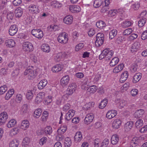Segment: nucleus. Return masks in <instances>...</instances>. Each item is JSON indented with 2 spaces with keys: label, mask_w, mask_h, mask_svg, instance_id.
<instances>
[{
  "label": "nucleus",
  "mask_w": 147,
  "mask_h": 147,
  "mask_svg": "<svg viewBox=\"0 0 147 147\" xmlns=\"http://www.w3.org/2000/svg\"><path fill=\"white\" fill-rule=\"evenodd\" d=\"M14 93V90L13 89H9L5 96V99L6 100H9L13 95Z\"/></svg>",
  "instance_id": "nucleus-33"
},
{
  "label": "nucleus",
  "mask_w": 147,
  "mask_h": 147,
  "mask_svg": "<svg viewBox=\"0 0 147 147\" xmlns=\"http://www.w3.org/2000/svg\"><path fill=\"white\" fill-rule=\"evenodd\" d=\"M57 40L59 42L61 43L65 44L67 43L68 38L65 33H63L58 36Z\"/></svg>",
  "instance_id": "nucleus-4"
},
{
  "label": "nucleus",
  "mask_w": 147,
  "mask_h": 147,
  "mask_svg": "<svg viewBox=\"0 0 147 147\" xmlns=\"http://www.w3.org/2000/svg\"><path fill=\"white\" fill-rule=\"evenodd\" d=\"M108 100L106 98L103 99L99 104V108L101 109L104 108L107 105L108 103Z\"/></svg>",
  "instance_id": "nucleus-39"
},
{
  "label": "nucleus",
  "mask_w": 147,
  "mask_h": 147,
  "mask_svg": "<svg viewBox=\"0 0 147 147\" xmlns=\"http://www.w3.org/2000/svg\"><path fill=\"white\" fill-rule=\"evenodd\" d=\"M132 24V21L126 20L121 23V26L123 28H126L130 26Z\"/></svg>",
  "instance_id": "nucleus-34"
},
{
  "label": "nucleus",
  "mask_w": 147,
  "mask_h": 147,
  "mask_svg": "<svg viewBox=\"0 0 147 147\" xmlns=\"http://www.w3.org/2000/svg\"><path fill=\"white\" fill-rule=\"evenodd\" d=\"M41 49L43 52L47 53H49L50 51V47L47 44H42L41 46Z\"/></svg>",
  "instance_id": "nucleus-40"
},
{
  "label": "nucleus",
  "mask_w": 147,
  "mask_h": 147,
  "mask_svg": "<svg viewBox=\"0 0 147 147\" xmlns=\"http://www.w3.org/2000/svg\"><path fill=\"white\" fill-rule=\"evenodd\" d=\"M94 104L95 103L94 102H89L85 105V107L87 110H88L91 108L93 107Z\"/></svg>",
  "instance_id": "nucleus-59"
},
{
  "label": "nucleus",
  "mask_w": 147,
  "mask_h": 147,
  "mask_svg": "<svg viewBox=\"0 0 147 147\" xmlns=\"http://www.w3.org/2000/svg\"><path fill=\"white\" fill-rule=\"evenodd\" d=\"M115 102L117 106L120 108H123L127 104V101L122 99H117L115 100Z\"/></svg>",
  "instance_id": "nucleus-12"
},
{
  "label": "nucleus",
  "mask_w": 147,
  "mask_h": 147,
  "mask_svg": "<svg viewBox=\"0 0 147 147\" xmlns=\"http://www.w3.org/2000/svg\"><path fill=\"white\" fill-rule=\"evenodd\" d=\"M65 147H70L71 142L70 138L69 137H67L65 138L64 142Z\"/></svg>",
  "instance_id": "nucleus-44"
},
{
  "label": "nucleus",
  "mask_w": 147,
  "mask_h": 147,
  "mask_svg": "<svg viewBox=\"0 0 147 147\" xmlns=\"http://www.w3.org/2000/svg\"><path fill=\"white\" fill-rule=\"evenodd\" d=\"M141 77L142 76L141 73H137L133 77V82L134 83H136L141 79Z\"/></svg>",
  "instance_id": "nucleus-31"
},
{
  "label": "nucleus",
  "mask_w": 147,
  "mask_h": 147,
  "mask_svg": "<svg viewBox=\"0 0 147 147\" xmlns=\"http://www.w3.org/2000/svg\"><path fill=\"white\" fill-rule=\"evenodd\" d=\"M73 21V18L71 16L68 15L66 16L64 18V22L67 24H71Z\"/></svg>",
  "instance_id": "nucleus-21"
},
{
  "label": "nucleus",
  "mask_w": 147,
  "mask_h": 147,
  "mask_svg": "<svg viewBox=\"0 0 147 147\" xmlns=\"http://www.w3.org/2000/svg\"><path fill=\"white\" fill-rule=\"evenodd\" d=\"M29 121L27 120H24L22 122L20 128L24 130L26 129L29 126Z\"/></svg>",
  "instance_id": "nucleus-24"
},
{
  "label": "nucleus",
  "mask_w": 147,
  "mask_h": 147,
  "mask_svg": "<svg viewBox=\"0 0 147 147\" xmlns=\"http://www.w3.org/2000/svg\"><path fill=\"white\" fill-rule=\"evenodd\" d=\"M47 80H43L40 81L38 85V89H43L47 85Z\"/></svg>",
  "instance_id": "nucleus-25"
},
{
  "label": "nucleus",
  "mask_w": 147,
  "mask_h": 147,
  "mask_svg": "<svg viewBox=\"0 0 147 147\" xmlns=\"http://www.w3.org/2000/svg\"><path fill=\"white\" fill-rule=\"evenodd\" d=\"M134 125L133 121H130L127 122L125 125V128L127 131H129L133 127Z\"/></svg>",
  "instance_id": "nucleus-37"
},
{
  "label": "nucleus",
  "mask_w": 147,
  "mask_h": 147,
  "mask_svg": "<svg viewBox=\"0 0 147 147\" xmlns=\"http://www.w3.org/2000/svg\"><path fill=\"white\" fill-rule=\"evenodd\" d=\"M24 75H28V78L30 79L34 78L36 75V71L34 69L33 67H29L26 69L24 73Z\"/></svg>",
  "instance_id": "nucleus-1"
},
{
  "label": "nucleus",
  "mask_w": 147,
  "mask_h": 147,
  "mask_svg": "<svg viewBox=\"0 0 147 147\" xmlns=\"http://www.w3.org/2000/svg\"><path fill=\"white\" fill-rule=\"evenodd\" d=\"M59 29V27L56 25H51L49 28H48V30L49 31L52 32L58 30Z\"/></svg>",
  "instance_id": "nucleus-47"
},
{
  "label": "nucleus",
  "mask_w": 147,
  "mask_h": 147,
  "mask_svg": "<svg viewBox=\"0 0 147 147\" xmlns=\"http://www.w3.org/2000/svg\"><path fill=\"white\" fill-rule=\"evenodd\" d=\"M6 46L8 47H13L15 45V42L12 39H9L5 41Z\"/></svg>",
  "instance_id": "nucleus-27"
},
{
  "label": "nucleus",
  "mask_w": 147,
  "mask_h": 147,
  "mask_svg": "<svg viewBox=\"0 0 147 147\" xmlns=\"http://www.w3.org/2000/svg\"><path fill=\"white\" fill-rule=\"evenodd\" d=\"M117 31L116 29L113 30L109 33V38L111 39H113L117 34Z\"/></svg>",
  "instance_id": "nucleus-46"
},
{
  "label": "nucleus",
  "mask_w": 147,
  "mask_h": 147,
  "mask_svg": "<svg viewBox=\"0 0 147 147\" xmlns=\"http://www.w3.org/2000/svg\"><path fill=\"white\" fill-rule=\"evenodd\" d=\"M124 65L121 64L115 67L113 70V72L117 73L122 70L123 68Z\"/></svg>",
  "instance_id": "nucleus-28"
},
{
  "label": "nucleus",
  "mask_w": 147,
  "mask_h": 147,
  "mask_svg": "<svg viewBox=\"0 0 147 147\" xmlns=\"http://www.w3.org/2000/svg\"><path fill=\"white\" fill-rule=\"evenodd\" d=\"M52 129L50 126H48L42 130L41 132L43 134L46 135H50L52 132Z\"/></svg>",
  "instance_id": "nucleus-14"
},
{
  "label": "nucleus",
  "mask_w": 147,
  "mask_h": 147,
  "mask_svg": "<svg viewBox=\"0 0 147 147\" xmlns=\"http://www.w3.org/2000/svg\"><path fill=\"white\" fill-rule=\"evenodd\" d=\"M34 89H32L28 90L26 94V98L28 100L32 99L33 97V94L35 93Z\"/></svg>",
  "instance_id": "nucleus-20"
},
{
  "label": "nucleus",
  "mask_w": 147,
  "mask_h": 147,
  "mask_svg": "<svg viewBox=\"0 0 147 147\" xmlns=\"http://www.w3.org/2000/svg\"><path fill=\"white\" fill-rule=\"evenodd\" d=\"M96 39L95 42V44L97 47L101 45L104 40V38H96Z\"/></svg>",
  "instance_id": "nucleus-45"
},
{
  "label": "nucleus",
  "mask_w": 147,
  "mask_h": 147,
  "mask_svg": "<svg viewBox=\"0 0 147 147\" xmlns=\"http://www.w3.org/2000/svg\"><path fill=\"white\" fill-rule=\"evenodd\" d=\"M119 140V137L118 135H113L111 138V143L113 145H116L118 143Z\"/></svg>",
  "instance_id": "nucleus-26"
},
{
  "label": "nucleus",
  "mask_w": 147,
  "mask_h": 147,
  "mask_svg": "<svg viewBox=\"0 0 147 147\" xmlns=\"http://www.w3.org/2000/svg\"><path fill=\"white\" fill-rule=\"evenodd\" d=\"M62 55L61 53H59L57 54L55 57V59L56 61L59 62L62 59Z\"/></svg>",
  "instance_id": "nucleus-62"
},
{
  "label": "nucleus",
  "mask_w": 147,
  "mask_h": 147,
  "mask_svg": "<svg viewBox=\"0 0 147 147\" xmlns=\"http://www.w3.org/2000/svg\"><path fill=\"white\" fill-rule=\"evenodd\" d=\"M42 110L41 109L39 108L35 110L34 112V117L36 118H38L41 115Z\"/></svg>",
  "instance_id": "nucleus-42"
},
{
  "label": "nucleus",
  "mask_w": 147,
  "mask_h": 147,
  "mask_svg": "<svg viewBox=\"0 0 147 147\" xmlns=\"http://www.w3.org/2000/svg\"><path fill=\"white\" fill-rule=\"evenodd\" d=\"M45 93L44 92H40L37 95L35 100V102L37 104L41 102L45 97Z\"/></svg>",
  "instance_id": "nucleus-8"
},
{
  "label": "nucleus",
  "mask_w": 147,
  "mask_h": 147,
  "mask_svg": "<svg viewBox=\"0 0 147 147\" xmlns=\"http://www.w3.org/2000/svg\"><path fill=\"white\" fill-rule=\"evenodd\" d=\"M19 145L18 141L16 139L11 140L9 144V147H18Z\"/></svg>",
  "instance_id": "nucleus-38"
},
{
  "label": "nucleus",
  "mask_w": 147,
  "mask_h": 147,
  "mask_svg": "<svg viewBox=\"0 0 147 147\" xmlns=\"http://www.w3.org/2000/svg\"><path fill=\"white\" fill-rule=\"evenodd\" d=\"M33 46L32 44L29 42H26L23 43V49L25 51H30L33 50Z\"/></svg>",
  "instance_id": "nucleus-5"
},
{
  "label": "nucleus",
  "mask_w": 147,
  "mask_h": 147,
  "mask_svg": "<svg viewBox=\"0 0 147 147\" xmlns=\"http://www.w3.org/2000/svg\"><path fill=\"white\" fill-rule=\"evenodd\" d=\"M123 40H124V38L123 36H120L117 38L115 40L116 42L118 43L119 44L122 42Z\"/></svg>",
  "instance_id": "nucleus-63"
},
{
  "label": "nucleus",
  "mask_w": 147,
  "mask_h": 147,
  "mask_svg": "<svg viewBox=\"0 0 147 147\" xmlns=\"http://www.w3.org/2000/svg\"><path fill=\"white\" fill-rule=\"evenodd\" d=\"M144 111L143 109H140L134 113V115L135 118H139L141 117L144 113Z\"/></svg>",
  "instance_id": "nucleus-32"
},
{
  "label": "nucleus",
  "mask_w": 147,
  "mask_h": 147,
  "mask_svg": "<svg viewBox=\"0 0 147 147\" xmlns=\"http://www.w3.org/2000/svg\"><path fill=\"white\" fill-rule=\"evenodd\" d=\"M97 89V88L95 85H92L89 87L87 89V92L90 94H94Z\"/></svg>",
  "instance_id": "nucleus-36"
},
{
  "label": "nucleus",
  "mask_w": 147,
  "mask_h": 147,
  "mask_svg": "<svg viewBox=\"0 0 147 147\" xmlns=\"http://www.w3.org/2000/svg\"><path fill=\"white\" fill-rule=\"evenodd\" d=\"M8 118L7 113L5 112H3L0 114V125L3 124Z\"/></svg>",
  "instance_id": "nucleus-10"
},
{
  "label": "nucleus",
  "mask_w": 147,
  "mask_h": 147,
  "mask_svg": "<svg viewBox=\"0 0 147 147\" xmlns=\"http://www.w3.org/2000/svg\"><path fill=\"white\" fill-rule=\"evenodd\" d=\"M140 43L138 42H135L132 45L130 49L132 53L137 51L140 47Z\"/></svg>",
  "instance_id": "nucleus-18"
},
{
  "label": "nucleus",
  "mask_w": 147,
  "mask_h": 147,
  "mask_svg": "<svg viewBox=\"0 0 147 147\" xmlns=\"http://www.w3.org/2000/svg\"><path fill=\"white\" fill-rule=\"evenodd\" d=\"M70 78L69 76L66 75L63 76L60 80L61 84L63 87L66 86L68 83Z\"/></svg>",
  "instance_id": "nucleus-9"
},
{
  "label": "nucleus",
  "mask_w": 147,
  "mask_h": 147,
  "mask_svg": "<svg viewBox=\"0 0 147 147\" xmlns=\"http://www.w3.org/2000/svg\"><path fill=\"white\" fill-rule=\"evenodd\" d=\"M143 124V120L141 119H139L135 123V126L137 128H140Z\"/></svg>",
  "instance_id": "nucleus-57"
},
{
  "label": "nucleus",
  "mask_w": 147,
  "mask_h": 147,
  "mask_svg": "<svg viewBox=\"0 0 147 147\" xmlns=\"http://www.w3.org/2000/svg\"><path fill=\"white\" fill-rule=\"evenodd\" d=\"M132 32V30L131 28H128L125 30L123 32V35L127 36L129 35Z\"/></svg>",
  "instance_id": "nucleus-54"
},
{
  "label": "nucleus",
  "mask_w": 147,
  "mask_h": 147,
  "mask_svg": "<svg viewBox=\"0 0 147 147\" xmlns=\"http://www.w3.org/2000/svg\"><path fill=\"white\" fill-rule=\"evenodd\" d=\"M103 3V0H95L94 1L93 6L96 8L102 5Z\"/></svg>",
  "instance_id": "nucleus-48"
},
{
  "label": "nucleus",
  "mask_w": 147,
  "mask_h": 147,
  "mask_svg": "<svg viewBox=\"0 0 147 147\" xmlns=\"http://www.w3.org/2000/svg\"><path fill=\"white\" fill-rule=\"evenodd\" d=\"M146 22V18H142L141 19L138 21V26L139 27H141L143 26Z\"/></svg>",
  "instance_id": "nucleus-56"
},
{
  "label": "nucleus",
  "mask_w": 147,
  "mask_h": 147,
  "mask_svg": "<svg viewBox=\"0 0 147 147\" xmlns=\"http://www.w3.org/2000/svg\"><path fill=\"white\" fill-rule=\"evenodd\" d=\"M62 69V68L60 65H57L53 67L51 70L54 72H58L61 71Z\"/></svg>",
  "instance_id": "nucleus-43"
},
{
  "label": "nucleus",
  "mask_w": 147,
  "mask_h": 147,
  "mask_svg": "<svg viewBox=\"0 0 147 147\" xmlns=\"http://www.w3.org/2000/svg\"><path fill=\"white\" fill-rule=\"evenodd\" d=\"M104 50L105 52V60H109L113 54V51L111 50H109V48H106Z\"/></svg>",
  "instance_id": "nucleus-6"
},
{
  "label": "nucleus",
  "mask_w": 147,
  "mask_h": 147,
  "mask_svg": "<svg viewBox=\"0 0 147 147\" xmlns=\"http://www.w3.org/2000/svg\"><path fill=\"white\" fill-rule=\"evenodd\" d=\"M109 142V140L108 139H105L102 143L101 147H107Z\"/></svg>",
  "instance_id": "nucleus-61"
},
{
  "label": "nucleus",
  "mask_w": 147,
  "mask_h": 147,
  "mask_svg": "<svg viewBox=\"0 0 147 147\" xmlns=\"http://www.w3.org/2000/svg\"><path fill=\"white\" fill-rule=\"evenodd\" d=\"M143 139L142 136L134 137L131 141L130 147H140L141 140Z\"/></svg>",
  "instance_id": "nucleus-2"
},
{
  "label": "nucleus",
  "mask_w": 147,
  "mask_h": 147,
  "mask_svg": "<svg viewBox=\"0 0 147 147\" xmlns=\"http://www.w3.org/2000/svg\"><path fill=\"white\" fill-rule=\"evenodd\" d=\"M138 65L136 64H133L131 67V70L133 73L136 71L137 69Z\"/></svg>",
  "instance_id": "nucleus-64"
},
{
  "label": "nucleus",
  "mask_w": 147,
  "mask_h": 147,
  "mask_svg": "<svg viewBox=\"0 0 147 147\" xmlns=\"http://www.w3.org/2000/svg\"><path fill=\"white\" fill-rule=\"evenodd\" d=\"M117 114V111L114 110L109 111L106 114V117L109 119L114 117Z\"/></svg>",
  "instance_id": "nucleus-15"
},
{
  "label": "nucleus",
  "mask_w": 147,
  "mask_h": 147,
  "mask_svg": "<svg viewBox=\"0 0 147 147\" xmlns=\"http://www.w3.org/2000/svg\"><path fill=\"white\" fill-rule=\"evenodd\" d=\"M94 117L93 114L90 113L87 114L84 120V122L86 124H90L92 121Z\"/></svg>",
  "instance_id": "nucleus-7"
},
{
  "label": "nucleus",
  "mask_w": 147,
  "mask_h": 147,
  "mask_svg": "<svg viewBox=\"0 0 147 147\" xmlns=\"http://www.w3.org/2000/svg\"><path fill=\"white\" fill-rule=\"evenodd\" d=\"M51 5L54 8L59 9L62 6V4L58 2L55 1L52 3Z\"/></svg>",
  "instance_id": "nucleus-51"
},
{
  "label": "nucleus",
  "mask_w": 147,
  "mask_h": 147,
  "mask_svg": "<svg viewBox=\"0 0 147 147\" xmlns=\"http://www.w3.org/2000/svg\"><path fill=\"white\" fill-rule=\"evenodd\" d=\"M18 30V28L16 25H12L9 28V34L11 36H13L16 33Z\"/></svg>",
  "instance_id": "nucleus-11"
},
{
  "label": "nucleus",
  "mask_w": 147,
  "mask_h": 147,
  "mask_svg": "<svg viewBox=\"0 0 147 147\" xmlns=\"http://www.w3.org/2000/svg\"><path fill=\"white\" fill-rule=\"evenodd\" d=\"M31 33L33 36L39 39H41L44 36L42 31L40 29L32 30Z\"/></svg>",
  "instance_id": "nucleus-3"
},
{
  "label": "nucleus",
  "mask_w": 147,
  "mask_h": 147,
  "mask_svg": "<svg viewBox=\"0 0 147 147\" xmlns=\"http://www.w3.org/2000/svg\"><path fill=\"white\" fill-rule=\"evenodd\" d=\"M29 105L26 104H24L22 107L21 111L23 114L26 113L28 109Z\"/></svg>",
  "instance_id": "nucleus-49"
},
{
  "label": "nucleus",
  "mask_w": 147,
  "mask_h": 147,
  "mask_svg": "<svg viewBox=\"0 0 147 147\" xmlns=\"http://www.w3.org/2000/svg\"><path fill=\"white\" fill-rule=\"evenodd\" d=\"M105 23L103 21L100 20L97 22L96 23V26L97 28L100 29H102L105 26Z\"/></svg>",
  "instance_id": "nucleus-41"
},
{
  "label": "nucleus",
  "mask_w": 147,
  "mask_h": 147,
  "mask_svg": "<svg viewBox=\"0 0 147 147\" xmlns=\"http://www.w3.org/2000/svg\"><path fill=\"white\" fill-rule=\"evenodd\" d=\"M30 11L32 13L37 14L39 13V10L38 7L34 5H30L29 6Z\"/></svg>",
  "instance_id": "nucleus-19"
},
{
  "label": "nucleus",
  "mask_w": 147,
  "mask_h": 147,
  "mask_svg": "<svg viewBox=\"0 0 147 147\" xmlns=\"http://www.w3.org/2000/svg\"><path fill=\"white\" fill-rule=\"evenodd\" d=\"M140 7V5L139 3L137 2L131 5V8L134 10H136L139 8Z\"/></svg>",
  "instance_id": "nucleus-55"
},
{
  "label": "nucleus",
  "mask_w": 147,
  "mask_h": 147,
  "mask_svg": "<svg viewBox=\"0 0 147 147\" xmlns=\"http://www.w3.org/2000/svg\"><path fill=\"white\" fill-rule=\"evenodd\" d=\"M7 90V86L4 85L0 87V95H2Z\"/></svg>",
  "instance_id": "nucleus-53"
},
{
  "label": "nucleus",
  "mask_w": 147,
  "mask_h": 147,
  "mask_svg": "<svg viewBox=\"0 0 147 147\" xmlns=\"http://www.w3.org/2000/svg\"><path fill=\"white\" fill-rule=\"evenodd\" d=\"M19 130L18 127L13 128L10 131V134L11 136L17 134L19 132Z\"/></svg>",
  "instance_id": "nucleus-52"
},
{
  "label": "nucleus",
  "mask_w": 147,
  "mask_h": 147,
  "mask_svg": "<svg viewBox=\"0 0 147 147\" xmlns=\"http://www.w3.org/2000/svg\"><path fill=\"white\" fill-rule=\"evenodd\" d=\"M16 121L14 119H12L9 121L7 124V127L10 128L14 127L16 124Z\"/></svg>",
  "instance_id": "nucleus-50"
},
{
  "label": "nucleus",
  "mask_w": 147,
  "mask_h": 147,
  "mask_svg": "<svg viewBox=\"0 0 147 147\" xmlns=\"http://www.w3.org/2000/svg\"><path fill=\"white\" fill-rule=\"evenodd\" d=\"M119 61V58L115 57L113 58L111 61L109 63V65L111 67H113L116 65Z\"/></svg>",
  "instance_id": "nucleus-35"
},
{
  "label": "nucleus",
  "mask_w": 147,
  "mask_h": 147,
  "mask_svg": "<svg viewBox=\"0 0 147 147\" xmlns=\"http://www.w3.org/2000/svg\"><path fill=\"white\" fill-rule=\"evenodd\" d=\"M17 18H19L21 17L23 13V11L22 8L19 7L16 8L14 12Z\"/></svg>",
  "instance_id": "nucleus-29"
},
{
  "label": "nucleus",
  "mask_w": 147,
  "mask_h": 147,
  "mask_svg": "<svg viewBox=\"0 0 147 147\" xmlns=\"http://www.w3.org/2000/svg\"><path fill=\"white\" fill-rule=\"evenodd\" d=\"M69 9L71 12L74 13H78L80 11L81 8L78 5H70L69 7Z\"/></svg>",
  "instance_id": "nucleus-13"
},
{
  "label": "nucleus",
  "mask_w": 147,
  "mask_h": 147,
  "mask_svg": "<svg viewBox=\"0 0 147 147\" xmlns=\"http://www.w3.org/2000/svg\"><path fill=\"white\" fill-rule=\"evenodd\" d=\"M82 139V136L81 132L78 131L76 133L74 136V140L75 142H80Z\"/></svg>",
  "instance_id": "nucleus-23"
},
{
  "label": "nucleus",
  "mask_w": 147,
  "mask_h": 147,
  "mask_svg": "<svg viewBox=\"0 0 147 147\" xmlns=\"http://www.w3.org/2000/svg\"><path fill=\"white\" fill-rule=\"evenodd\" d=\"M53 97L51 96H48L44 101V104L48 105L52 101Z\"/></svg>",
  "instance_id": "nucleus-58"
},
{
  "label": "nucleus",
  "mask_w": 147,
  "mask_h": 147,
  "mask_svg": "<svg viewBox=\"0 0 147 147\" xmlns=\"http://www.w3.org/2000/svg\"><path fill=\"white\" fill-rule=\"evenodd\" d=\"M121 124V121L119 119H116L114 120L112 123V127L115 129L119 128Z\"/></svg>",
  "instance_id": "nucleus-22"
},
{
  "label": "nucleus",
  "mask_w": 147,
  "mask_h": 147,
  "mask_svg": "<svg viewBox=\"0 0 147 147\" xmlns=\"http://www.w3.org/2000/svg\"><path fill=\"white\" fill-rule=\"evenodd\" d=\"M129 76V74L127 71H126L123 72L121 74L119 81L120 82L123 83L127 79Z\"/></svg>",
  "instance_id": "nucleus-17"
},
{
  "label": "nucleus",
  "mask_w": 147,
  "mask_h": 147,
  "mask_svg": "<svg viewBox=\"0 0 147 147\" xmlns=\"http://www.w3.org/2000/svg\"><path fill=\"white\" fill-rule=\"evenodd\" d=\"M67 127L66 125H63L59 128L57 130V133L58 135H62L66 131Z\"/></svg>",
  "instance_id": "nucleus-30"
},
{
  "label": "nucleus",
  "mask_w": 147,
  "mask_h": 147,
  "mask_svg": "<svg viewBox=\"0 0 147 147\" xmlns=\"http://www.w3.org/2000/svg\"><path fill=\"white\" fill-rule=\"evenodd\" d=\"M75 112L73 109L69 110L66 114L65 119L67 121H69L75 115Z\"/></svg>",
  "instance_id": "nucleus-16"
},
{
  "label": "nucleus",
  "mask_w": 147,
  "mask_h": 147,
  "mask_svg": "<svg viewBox=\"0 0 147 147\" xmlns=\"http://www.w3.org/2000/svg\"><path fill=\"white\" fill-rule=\"evenodd\" d=\"M76 84L74 83H71L69 84L68 86V88L71 90H73L75 91L76 89Z\"/></svg>",
  "instance_id": "nucleus-60"
}]
</instances>
